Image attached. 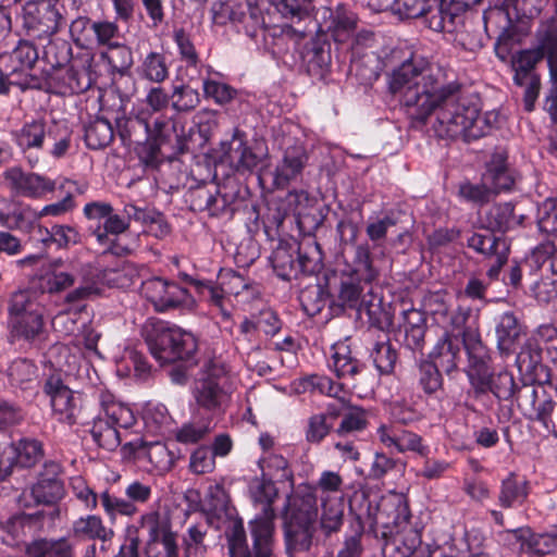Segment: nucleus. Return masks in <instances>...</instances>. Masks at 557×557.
Returning a JSON list of instances; mask_svg holds the SVG:
<instances>
[{"label": "nucleus", "mask_w": 557, "mask_h": 557, "mask_svg": "<svg viewBox=\"0 0 557 557\" xmlns=\"http://www.w3.org/2000/svg\"><path fill=\"white\" fill-rule=\"evenodd\" d=\"M389 89L399 94L412 115L420 121L436 110L434 132L441 138H463L466 141L490 133L496 120L493 112L480 114L476 106L457 100V86L445 84L430 67L418 69L412 62L403 63L389 79Z\"/></svg>", "instance_id": "f257e3e1"}, {"label": "nucleus", "mask_w": 557, "mask_h": 557, "mask_svg": "<svg viewBox=\"0 0 557 557\" xmlns=\"http://www.w3.org/2000/svg\"><path fill=\"white\" fill-rule=\"evenodd\" d=\"M11 135L23 153L42 151L52 143L49 153L53 158L64 157L72 141V132L65 124L45 116L26 119Z\"/></svg>", "instance_id": "f03ea898"}, {"label": "nucleus", "mask_w": 557, "mask_h": 557, "mask_svg": "<svg viewBox=\"0 0 557 557\" xmlns=\"http://www.w3.org/2000/svg\"><path fill=\"white\" fill-rule=\"evenodd\" d=\"M145 339L150 354L161 364L188 360L197 351V341L191 333L163 322L146 325Z\"/></svg>", "instance_id": "7ed1b4c3"}, {"label": "nucleus", "mask_w": 557, "mask_h": 557, "mask_svg": "<svg viewBox=\"0 0 557 557\" xmlns=\"http://www.w3.org/2000/svg\"><path fill=\"white\" fill-rule=\"evenodd\" d=\"M235 391V381L226 367L218 361L208 364L203 375L191 389L197 407L212 414L226 411Z\"/></svg>", "instance_id": "20e7f679"}, {"label": "nucleus", "mask_w": 557, "mask_h": 557, "mask_svg": "<svg viewBox=\"0 0 557 557\" xmlns=\"http://www.w3.org/2000/svg\"><path fill=\"white\" fill-rule=\"evenodd\" d=\"M79 276L81 284L66 295V302H79L100 293V287L94 278L84 274L77 265L66 264L61 259L47 265L39 278L40 288L49 294H58L72 287Z\"/></svg>", "instance_id": "39448f33"}, {"label": "nucleus", "mask_w": 557, "mask_h": 557, "mask_svg": "<svg viewBox=\"0 0 557 557\" xmlns=\"http://www.w3.org/2000/svg\"><path fill=\"white\" fill-rule=\"evenodd\" d=\"M38 59L33 44L20 41L9 53L0 54V95L9 92L10 86L21 90L40 88L41 79L30 71Z\"/></svg>", "instance_id": "423d86ee"}, {"label": "nucleus", "mask_w": 557, "mask_h": 557, "mask_svg": "<svg viewBox=\"0 0 557 557\" xmlns=\"http://www.w3.org/2000/svg\"><path fill=\"white\" fill-rule=\"evenodd\" d=\"M312 494L300 496L298 493L287 498L283 512L285 536L288 550H309L312 540L311 511Z\"/></svg>", "instance_id": "0eeeda50"}, {"label": "nucleus", "mask_w": 557, "mask_h": 557, "mask_svg": "<svg viewBox=\"0 0 557 557\" xmlns=\"http://www.w3.org/2000/svg\"><path fill=\"white\" fill-rule=\"evenodd\" d=\"M466 349L470 360L468 376L473 387L480 393L491 391L498 398L510 397L516 386L512 374L503 371L496 376L491 375L486 361L487 356L479 339L472 344L466 343Z\"/></svg>", "instance_id": "6e6552de"}, {"label": "nucleus", "mask_w": 557, "mask_h": 557, "mask_svg": "<svg viewBox=\"0 0 557 557\" xmlns=\"http://www.w3.org/2000/svg\"><path fill=\"white\" fill-rule=\"evenodd\" d=\"M3 180L13 194L29 199H46L57 189L55 180L37 172H26L20 166L7 169Z\"/></svg>", "instance_id": "1a4fd4ad"}, {"label": "nucleus", "mask_w": 557, "mask_h": 557, "mask_svg": "<svg viewBox=\"0 0 557 557\" xmlns=\"http://www.w3.org/2000/svg\"><path fill=\"white\" fill-rule=\"evenodd\" d=\"M61 24L62 15L51 0H30L23 8V25L35 37H50Z\"/></svg>", "instance_id": "9d476101"}, {"label": "nucleus", "mask_w": 557, "mask_h": 557, "mask_svg": "<svg viewBox=\"0 0 557 557\" xmlns=\"http://www.w3.org/2000/svg\"><path fill=\"white\" fill-rule=\"evenodd\" d=\"M343 412L342 421L336 430L337 434L346 435L356 432H361L368 426V413L367 411L357 406H347L345 401H342V406L338 407L336 403L327 405V414L321 417V423L318 426L315 424V436L323 437L334 426V421Z\"/></svg>", "instance_id": "9b49d317"}, {"label": "nucleus", "mask_w": 557, "mask_h": 557, "mask_svg": "<svg viewBox=\"0 0 557 557\" xmlns=\"http://www.w3.org/2000/svg\"><path fill=\"white\" fill-rule=\"evenodd\" d=\"M141 295L157 311H165L186 304L188 292L174 282L161 277H151L143 282Z\"/></svg>", "instance_id": "f8f14e48"}, {"label": "nucleus", "mask_w": 557, "mask_h": 557, "mask_svg": "<svg viewBox=\"0 0 557 557\" xmlns=\"http://www.w3.org/2000/svg\"><path fill=\"white\" fill-rule=\"evenodd\" d=\"M45 392L50 397L52 411L59 421L74 424L82 409V397L70 389L60 379L50 377L45 385Z\"/></svg>", "instance_id": "ddd939ff"}, {"label": "nucleus", "mask_w": 557, "mask_h": 557, "mask_svg": "<svg viewBox=\"0 0 557 557\" xmlns=\"http://www.w3.org/2000/svg\"><path fill=\"white\" fill-rule=\"evenodd\" d=\"M381 444L392 453L404 454L413 451L424 456L428 450L422 445V438L410 431L404 430L398 425L382 424L376 431Z\"/></svg>", "instance_id": "4468645a"}, {"label": "nucleus", "mask_w": 557, "mask_h": 557, "mask_svg": "<svg viewBox=\"0 0 557 557\" xmlns=\"http://www.w3.org/2000/svg\"><path fill=\"white\" fill-rule=\"evenodd\" d=\"M274 519L273 507H268V509H261V512L249 523L256 557H274L272 552Z\"/></svg>", "instance_id": "2eb2a0df"}, {"label": "nucleus", "mask_w": 557, "mask_h": 557, "mask_svg": "<svg viewBox=\"0 0 557 557\" xmlns=\"http://www.w3.org/2000/svg\"><path fill=\"white\" fill-rule=\"evenodd\" d=\"M308 256L298 253L297 261L294 260V250L287 246L280 244L272 252L271 263L277 274L283 280L297 278L299 275H310L311 270L308 268L310 263Z\"/></svg>", "instance_id": "dca6fc26"}, {"label": "nucleus", "mask_w": 557, "mask_h": 557, "mask_svg": "<svg viewBox=\"0 0 557 557\" xmlns=\"http://www.w3.org/2000/svg\"><path fill=\"white\" fill-rule=\"evenodd\" d=\"M49 362L55 370L67 375L77 373L82 362V350L78 345L55 344L48 352Z\"/></svg>", "instance_id": "f3484780"}, {"label": "nucleus", "mask_w": 557, "mask_h": 557, "mask_svg": "<svg viewBox=\"0 0 557 557\" xmlns=\"http://www.w3.org/2000/svg\"><path fill=\"white\" fill-rule=\"evenodd\" d=\"M460 354L459 341L450 334L445 333L433 348L430 357L432 364L446 373H450L457 368Z\"/></svg>", "instance_id": "a211bd4d"}, {"label": "nucleus", "mask_w": 557, "mask_h": 557, "mask_svg": "<svg viewBox=\"0 0 557 557\" xmlns=\"http://www.w3.org/2000/svg\"><path fill=\"white\" fill-rule=\"evenodd\" d=\"M484 184L487 185L491 194H497L509 189L513 178L506 165V158L503 153H495L483 174Z\"/></svg>", "instance_id": "6ab92c4d"}, {"label": "nucleus", "mask_w": 557, "mask_h": 557, "mask_svg": "<svg viewBox=\"0 0 557 557\" xmlns=\"http://www.w3.org/2000/svg\"><path fill=\"white\" fill-rule=\"evenodd\" d=\"M100 404L104 419L117 428L128 429L136 422V417L131 407L115 400L111 394L102 393Z\"/></svg>", "instance_id": "aec40b11"}, {"label": "nucleus", "mask_w": 557, "mask_h": 557, "mask_svg": "<svg viewBox=\"0 0 557 557\" xmlns=\"http://www.w3.org/2000/svg\"><path fill=\"white\" fill-rule=\"evenodd\" d=\"M144 124L147 133L157 145L180 141L184 135V127L171 117L158 116L152 123L145 121Z\"/></svg>", "instance_id": "412c9836"}, {"label": "nucleus", "mask_w": 557, "mask_h": 557, "mask_svg": "<svg viewBox=\"0 0 557 557\" xmlns=\"http://www.w3.org/2000/svg\"><path fill=\"white\" fill-rule=\"evenodd\" d=\"M496 334L498 348L504 354H510L516 350L523 330L513 314L504 313L497 325Z\"/></svg>", "instance_id": "4be33fe9"}, {"label": "nucleus", "mask_w": 557, "mask_h": 557, "mask_svg": "<svg viewBox=\"0 0 557 557\" xmlns=\"http://www.w3.org/2000/svg\"><path fill=\"white\" fill-rule=\"evenodd\" d=\"M529 482L510 473L503 482L498 500L500 506L510 508L522 505L529 495Z\"/></svg>", "instance_id": "5701e85b"}, {"label": "nucleus", "mask_w": 557, "mask_h": 557, "mask_svg": "<svg viewBox=\"0 0 557 557\" xmlns=\"http://www.w3.org/2000/svg\"><path fill=\"white\" fill-rule=\"evenodd\" d=\"M72 533L76 537L108 541L113 531L108 529L102 519L96 515H88L76 519L72 524Z\"/></svg>", "instance_id": "b1692460"}, {"label": "nucleus", "mask_w": 557, "mask_h": 557, "mask_svg": "<svg viewBox=\"0 0 557 557\" xmlns=\"http://www.w3.org/2000/svg\"><path fill=\"white\" fill-rule=\"evenodd\" d=\"M25 557H74V554L65 539L38 540L27 547Z\"/></svg>", "instance_id": "393cba45"}, {"label": "nucleus", "mask_w": 557, "mask_h": 557, "mask_svg": "<svg viewBox=\"0 0 557 557\" xmlns=\"http://www.w3.org/2000/svg\"><path fill=\"white\" fill-rule=\"evenodd\" d=\"M32 495L37 504H53L63 496V484L54 475H41L32 487Z\"/></svg>", "instance_id": "a878e982"}, {"label": "nucleus", "mask_w": 557, "mask_h": 557, "mask_svg": "<svg viewBox=\"0 0 557 557\" xmlns=\"http://www.w3.org/2000/svg\"><path fill=\"white\" fill-rule=\"evenodd\" d=\"M103 511L111 522L117 516L133 517L138 512V507L133 504L127 497L122 498L111 494L108 490L102 492L99 496Z\"/></svg>", "instance_id": "bb28decb"}, {"label": "nucleus", "mask_w": 557, "mask_h": 557, "mask_svg": "<svg viewBox=\"0 0 557 557\" xmlns=\"http://www.w3.org/2000/svg\"><path fill=\"white\" fill-rule=\"evenodd\" d=\"M379 11L392 10L404 18H417L429 10L428 0H386L377 4Z\"/></svg>", "instance_id": "cd10ccee"}, {"label": "nucleus", "mask_w": 557, "mask_h": 557, "mask_svg": "<svg viewBox=\"0 0 557 557\" xmlns=\"http://www.w3.org/2000/svg\"><path fill=\"white\" fill-rule=\"evenodd\" d=\"M90 433L97 445L107 450H114L121 444L117 426L102 417L94 421Z\"/></svg>", "instance_id": "c85d7f7f"}, {"label": "nucleus", "mask_w": 557, "mask_h": 557, "mask_svg": "<svg viewBox=\"0 0 557 557\" xmlns=\"http://www.w3.org/2000/svg\"><path fill=\"white\" fill-rule=\"evenodd\" d=\"M343 502L339 496L324 498L322 496L321 528L326 532L337 531L343 522Z\"/></svg>", "instance_id": "c756f323"}, {"label": "nucleus", "mask_w": 557, "mask_h": 557, "mask_svg": "<svg viewBox=\"0 0 557 557\" xmlns=\"http://www.w3.org/2000/svg\"><path fill=\"white\" fill-rule=\"evenodd\" d=\"M9 324L22 319V317L36 314L40 311L34 300V296L28 290H18L12 294L9 304Z\"/></svg>", "instance_id": "7c9ffc66"}, {"label": "nucleus", "mask_w": 557, "mask_h": 557, "mask_svg": "<svg viewBox=\"0 0 557 557\" xmlns=\"http://www.w3.org/2000/svg\"><path fill=\"white\" fill-rule=\"evenodd\" d=\"M32 208L23 207L10 197H0V224L8 227H20Z\"/></svg>", "instance_id": "2f4dec72"}, {"label": "nucleus", "mask_w": 557, "mask_h": 557, "mask_svg": "<svg viewBox=\"0 0 557 557\" xmlns=\"http://www.w3.org/2000/svg\"><path fill=\"white\" fill-rule=\"evenodd\" d=\"M113 139L111 124L104 119L92 121L85 129V140L89 148L101 149L107 147Z\"/></svg>", "instance_id": "473e14b6"}, {"label": "nucleus", "mask_w": 557, "mask_h": 557, "mask_svg": "<svg viewBox=\"0 0 557 557\" xmlns=\"http://www.w3.org/2000/svg\"><path fill=\"white\" fill-rule=\"evenodd\" d=\"M12 333L27 342H34L44 332V319L41 312L22 317L10 324Z\"/></svg>", "instance_id": "72a5a7b5"}, {"label": "nucleus", "mask_w": 557, "mask_h": 557, "mask_svg": "<svg viewBox=\"0 0 557 557\" xmlns=\"http://www.w3.org/2000/svg\"><path fill=\"white\" fill-rule=\"evenodd\" d=\"M13 450V457L21 467H32L42 458L41 444L32 438H23L14 446H8Z\"/></svg>", "instance_id": "f704fd0d"}, {"label": "nucleus", "mask_w": 557, "mask_h": 557, "mask_svg": "<svg viewBox=\"0 0 557 557\" xmlns=\"http://www.w3.org/2000/svg\"><path fill=\"white\" fill-rule=\"evenodd\" d=\"M227 157L238 169H252L258 164V157L246 145L243 136L237 131L233 136Z\"/></svg>", "instance_id": "c9c22d12"}, {"label": "nucleus", "mask_w": 557, "mask_h": 557, "mask_svg": "<svg viewBox=\"0 0 557 557\" xmlns=\"http://www.w3.org/2000/svg\"><path fill=\"white\" fill-rule=\"evenodd\" d=\"M79 233L70 225L55 224L46 228V237L41 240L46 246L55 245L58 248H69L79 242Z\"/></svg>", "instance_id": "e433bc0d"}, {"label": "nucleus", "mask_w": 557, "mask_h": 557, "mask_svg": "<svg viewBox=\"0 0 557 557\" xmlns=\"http://www.w3.org/2000/svg\"><path fill=\"white\" fill-rule=\"evenodd\" d=\"M513 224V207L509 202L495 205L486 213V227L492 231L506 232Z\"/></svg>", "instance_id": "4c0bfd02"}, {"label": "nucleus", "mask_w": 557, "mask_h": 557, "mask_svg": "<svg viewBox=\"0 0 557 557\" xmlns=\"http://www.w3.org/2000/svg\"><path fill=\"white\" fill-rule=\"evenodd\" d=\"M230 557H256V552L248 550L246 532L240 521L234 522L226 532Z\"/></svg>", "instance_id": "58836bf2"}, {"label": "nucleus", "mask_w": 557, "mask_h": 557, "mask_svg": "<svg viewBox=\"0 0 557 557\" xmlns=\"http://www.w3.org/2000/svg\"><path fill=\"white\" fill-rule=\"evenodd\" d=\"M211 13L212 21L218 25H225L228 22H240L245 16L243 7L233 0L213 2Z\"/></svg>", "instance_id": "ea45409f"}, {"label": "nucleus", "mask_w": 557, "mask_h": 557, "mask_svg": "<svg viewBox=\"0 0 557 557\" xmlns=\"http://www.w3.org/2000/svg\"><path fill=\"white\" fill-rule=\"evenodd\" d=\"M332 349V367L338 376L354 375L358 372V362L350 356L347 345L339 343Z\"/></svg>", "instance_id": "a19ab883"}, {"label": "nucleus", "mask_w": 557, "mask_h": 557, "mask_svg": "<svg viewBox=\"0 0 557 557\" xmlns=\"http://www.w3.org/2000/svg\"><path fill=\"white\" fill-rule=\"evenodd\" d=\"M123 212L128 223L133 220L143 224H158L161 235H166L170 232L169 225L162 222L161 214L156 211L138 208L133 203H126Z\"/></svg>", "instance_id": "79ce46f5"}, {"label": "nucleus", "mask_w": 557, "mask_h": 557, "mask_svg": "<svg viewBox=\"0 0 557 557\" xmlns=\"http://www.w3.org/2000/svg\"><path fill=\"white\" fill-rule=\"evenodd\" d=\"M141 73L145 78L151 82H163L169 75L164 57L158 52L147 54L141 64Z\"/></svg>", "instance_id": "37998d69"}, {"label": "nucleus", "mask_w": 557, "mask_h": 557, "mask_svg": "<svg viewBox=\"0 0 557 557\" xmlns=\"http://www.w3.org/2000/svg\"><path fill=\"white\" fill-rule=\"evenodd\" d=\"M140 525L147 529L149 540H158L174 534L171 531V524L165 517L158 511H150L140 517Z\"/></svg>", "instance_id": "c03bdc74"}, {"label": "nucleus", "mask_w": 557, "mask_h": 557, "mask_svg": "<svg viewBox=\"0 0 557 557\" xmlns=\"http://www.w3.org/2000/svg\"><path fill=\"white\" fill-rule=\"evenodd\" d=\"M111 67L120 73L127 71L133 64V54L128 47L116 42L101 54Z\"/></svg>", "instance_id": "a18cd8bd"}, {"label": "nucleus", "mask_w": 557, "mask_h": 557, "mask_svg": "<svg viewBox=\"0 0 557 557\" xmlns=\"http://www.w3.org/2000/svg\"><path fill=\"white\" fill-rule=\"evenodd\" d=\"M250 492L255 503L262 506L261 509L272 507L277 497V490L271 480L255 479L250 485Z\"/></svg>", "instance_id": "49530a36"}, {"label": "nucleus", "mask_w": 557, "mask_h": 557, "mask_svg": "<svg viewBox=\"0 0 557 557\" xmlns=\"http://www.w3.org/2000/svg\"><path fill=\"white\" fill-rule=\"evenodd\" d=\"M146 456L149 462L158 471H169L174 465V455L162 443H153L148 446Z\"/></svg>", "instance_id": "de8ad7c7"}, {"label": "nucleus", "mask_w": 557, "mask_h": 557, "mask_svg": "<svg viewBox=\"0 0 557 557\" xmlns=\"http://www.w3.org/2000/svg\"><path fill=\"white\" fill-rule=\"evenodd\" d=\"M90 29L95 34L96 42L98 46L107 47V49H109L117 42L120 29L114 22H94L90 26Z\"/></svg>", "instance_id": "09e8293b"}, {"label": "nucleus", "mask_w": 557, "mask_h": 557, "mask_svg": "<svg viewBox=\"0 0 557 557\" xmlns=\"http://www.w3.org/2000/svg\"><path fill=\"white\" fill-rule=\"evenodd\" d=\"M539 227L546 234L557 236V199H546L539 209Z\"/></svg>", "instance_id": "8fccbe9b"}, {"label": "nucleus", "mask_w": 557, "mask_h": 557, "mask_svg": "<svg viewBox=\"0 0 557 557\" xmlns=\"http://www.w3.org/2000/svg\"><path fill=\"white\" fill-rule=\"evenodd\" d=\"M146 553L148 557H178L176 535H168L158 540L148 541Z\"/></svg>", "instance_id": "3c124183"}, {"label": "nucleus", "mask_w": 557, "mask_h": 557, "mask_svg": "<svg viewBox=\"0 0 557 557\" xmlns=\"http://www.w3.org/2000/svg\"><path fill=\"white\" fill-rule=\"evenodd\" d=\"M549 69V94L548 99H557V36L549 37L543 42Z\"/></svg>", "instance_id": "603ef678"}, {"label": "nucleus", "mask_w": 557, "mask_h": 557, "mask_svg": "<svg viewBox=\"0 0 557 557\" xmlns=\"http://www.w3.org/2000/svg\"><path fill=\"white\" fill-rule=\"evenodd\" d=\"M203 92L207 98H212L218 104L228 103L236 96V90L230 85L212 79L203 82Z\"/></svg>", "instance_id": "864d4df0"}, {"label": "nucleus", "mask_w": 557, "mask_h": 557, "mask_svg": "<svg viewBox=\"0 0 557 557\" xmlns=\"http://www.w3.org/2000/svg\"><path fill=\"white\" fill-rule=\"evenodd\" d=\"M215 468L214 457L208 447H198L191 455L189 460V469L196 474L210 473Z\"/></svg>", "instance_id": "5fc2aeb1"}, {"label": "nucleus", "mask_w": 557, "mask_h": 557, "mask_svg": "<svg viewBox=\"0 0 557 557\" xmlns=\"http://www.w3.org/2000/svg\"><path fill=\"white\" fill-rule=\"evenodd\" d=\"M220 285L226 295L238 296L249 288V282L233 270H224L220 273Z\"/></svg>", "instance_id": "6e6d98bb"}, {"label": "nucleus", "mask_w": 557, "mask_h": 557, "mask_svg": "<svg viewBox=\"0 0 557 557\" xmlns=\"http://www.w3.org/2000/svg\"><path fill=\"white\" fill-rule=\"evenodd\" d=\"M173 108L177 111H189L195 109L199 102V94L189 87L177 86L173 90Z\"/></svg>", "instance_id": "4d7b16f0"}, {"label": "nucleus", "mask_w": 557, "mask_h": 557, "mask_svg": "<svg viewBox=\"0 0 557 557\" xmlns=\"http://www.w3.org/2000/svg\"><path fill=\"white\" fill-rule=\"evenodd\" d=\"M74 208V200L72 195H66L58 202L46 205L40 210H33L28 212L32 218L40 220L45 216H61L70 212Z\"/></svg>", "instance_id": "13d9d810"}, {"label": "nucleus", "mask_w": 557, "mask_h": 557, "mask_svg": "<svg viewBox=\"0 0 557 557\" xmlns=\"http://www.w3.org/2000/svg\"><path fill=\"white\" fill-rule=\"evenodd\" d=\"M9 377L13 384H23L32 381L36 373V367L29 360L17 359L9 367Z\"/></svg>", "instance_id": "bf43d9fd"}, {"label": "nucleus", "mask_w": 557, "mask_h": 557, "mask_svg": "<svg viewBox=\"0 0 557 557\" xmlns=\"http://www.w3.org/2000/svg\"><path fill=\"white\" fill-rule=\"evenodd\" d=\"M71 490L75 497L81 500L89 510H94L98 505V495L88 486L82 476H75L71 480Z\"/></svg>", "instance_id": "052dcab7"}, {"label": "nucleus", "mask_w": 557, "mask_h": 557, "mask_svg": "<svg viewBox=\"0 0 557 557\" xmlns=\"http://www.w3.org/2000/svg\"><path fill=\"white\" fill-rule=\"evenodd\" d=\"M459 197L466 201H472L476 203H483L490 199L491 191L484 181L481 184H471L469 182L462 183L459 186Z\"/></svg>", "instance_id": "680f3d73"}, {"label": "nucleus", "mask_w": 557, "mask_h": 557, "mask_svg": "<svg viewBox=\"0 0 557 557\" xmlns=\"http://www.w3.org/2000/svg\"><path fill=\"white\" fill-rule=\"evenodd\" d=\"M205 532L198 527L193 525L188 529L187 536L184 539L186 557H202L206 548L203 546Z\"/></svg>", "instance_id": "e2e57ef3"}, {"label": "nucleus", "mask_w": 557, "mask_h": 557, "mask_svg": "<svg viewBox=\"0 0 557 557\" xmlns=\"http://www.w3.org/2000/svg\"><path fill=\"white\" fill-rule=\"evenodd\" d=\"M396 358V351L388 345L379 346L373 356L375 367L382 374H388L394 370Z\"/></svg>", "instance_id": "0e129e2a"}, {"label": "nucleus", "mask_w": 557, "mask_h": 557, "mask_svg": "<svg viewBox=\"0 0 557 557\" xmlns=\"http://www.w3.org/2000/svg\"><path fill=\"white\" fill-rule=\"evenodd\" d=\"M343 484V479L339 473L334 471H324L318 481L317 487L321 492V497L325 494V498L332 497L331 495L338 496Z\"/></svg>", "instance_id": "69168bd1"}, {"label": "nucleus", "mask_w": 557, "mask_h": 557, "mask_svg": "<svg viewBox=\"0 0 557 557\" xmlns=\"http://www.w3.org/2000/svg\"><path fill=\"white\" fill-rule=\"evenodd\" d=\"M468 244L472 249L485 255H492L499 246L505 248V243L493 235L473 234Z\"/></svg>", "instance_id": "338daca9"}, {"label": "nucleus", "mask_w": 557, "mask_h": 557, "mask_svg": "<svg viewBox=\"0 0 557 557\" xmlns=\"http://www.w3.org/2000/svg\"><path fill=\"white\" fill-rule=\"evenodd\" d=\"M124 494L135 506L144 505L151 498L152 488L149 484L135 480L125 487Z\"/></svg>", "instance_id": "774afa93"}]
</instances>
